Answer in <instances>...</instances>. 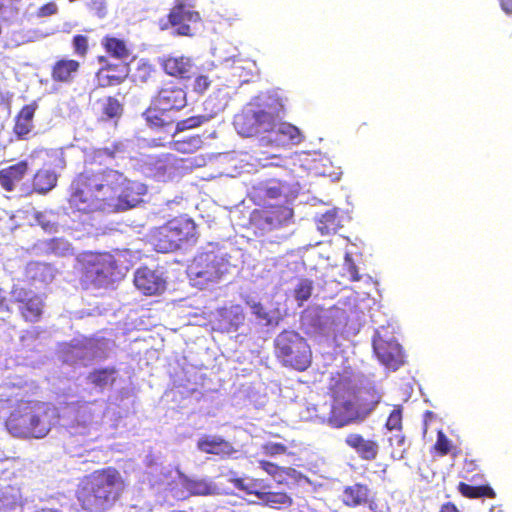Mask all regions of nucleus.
I'll use <instances>...</instances> for the list:
<instances>
[{
	"instance_id": "1",
	"label": "nucleus",
	"mask_w": 512,
	"mask_h": 512,
	"mask_svg": "<svg viewBox=\"0 0 512 512\" xmlns=\"http://www.w3.org/2000/svg\"><path fill=\"white\" fill-rule=\"evenodd\" d=\"M145 193L144 185L112 169H85L71 182L69 204L84 213L119 212L134 208Z\"/></svg>"
},
{
	"instance_id": "2",
	"label": "nucleus",
	"mask_w": 512,
	"mask_h": 512,
	"mask_svg": "<svg viewBox=\"0 0 512 512\" xmlns=\"http://www.w3.org/2000/svg\"><path fill=\"white\" fill-rule=\"evenodd\" d=\"M122 485L121 474L116 468L99 469L83 478L77 498L84 510H104L117 500Z\"/></svg>"
},
{
	"instance_id": "3",
	"label": "nucleus",
	"mask_w": 512,
	"mask_h": 512,
	"mask_svg": "<svg viewBox=\"0 0 512 512\" xmlns=\"http://www.w3.org/2000/svg\"><path fill=\"white\" fill-rule=\"evenodd\" d=\"M84 288L101 287L122 278L125 274L118 260L110 253L85 252L77 258Z\"/></svg>"
},
{
	"instance_id": "4",
	"label": "nucleus",
	"mask_w": 512,
	"mask_h": 512,
	"mask_svg": "<svg viewBox=\"0 0 512 512\" xmlns=\"http://www.w3.org/2000/svg\"><path fill=\"white\" fill-rule=\"evenodd\" d=\"M5 426L13 436L20 438H40L49 431L43 419V405L39 401H18L8 415Z\"/></svg>"
},
{
	"instance_id": "5",
	"label": "nucleus",
	"mask_w": 512,
	"mask_h": 512,
	"mask_svg": "<svg viewBox=\"0 0 512 512\" xmlns=\"http://www.w3.org/2000/svg\"><path fill=\"white\" fill-rule=\"evenodd\" d=\"M149 241L157 252H173L184 244L196 243L197 227L192 219L176 217L152 229Z\"/></svg>"
},
{
	"instance_id": "6",
	"label": "nucleus",
	"mask_w": 512,
	"mask_h": 512,
	"mask_svg": "<svg viewBox=\"0 0 512 512\" xmlns=\"http://www.w3.org/2000/svg\"><path fill=\"white\" fill-rule=\"evenodd\" d=\"M187 104L186 91L179 85L169 82L153 96L150 105L142 116L151 128H164L172 123L167 118L170 111H179Z\"/></svg>"
},
{
	"instance_id": "7",
	"label": "nucleus",
	"mask_w": 512,
	"mask_h": 512,
	"mask_svg": "<svg viewBox=\"0 0 512 512\" xmlns=\"http://www.w3.org/2000/svg\"><path fill=\"white\" fill-rule=\"evenodd\" d=\"M274 355L287 368L303 372L312 363V351L307 340L298 332L283 330L274 339Z\"/></svg>"
},
{
	"instance_id": "8",
	"label": "nucleus",
	"mask_w": 512,
	"mask_h": 512,
	"mask_svg": "<svg viewBox=\"0 0 512 512\" xmlns=\"http://www.w3.org/2000/svg\"><path fill=\"white\" fill-rule=\"evenodd\" d=\"M284 113L283 105L273 100L264 105L257 106L247 112L239 114L234 119V125L239 134L250 137L258 133H271L275 126L282 119Z\"/></svg>"
},
{
	"instance_id": "9",
	"label": "nucleus",
	"mask_w": 512,
	"mask_h": 512,
	"mask_svg": "<svg viewBox=\"0 0 512 512\" xmlns=\"http://www.w3.org/2000/svg\"><path fill=\"white\" fill-rule=\"evenodd\" d=\"M229 269V260L223 254L208 251L194 258L190 275L195 285L203 289L221 281Z\"/></svg>"
},
{
	"instance_id": "10",
	"label": "nucleus",
	"mask_w": 512,
	"mask_h": 512,
	"mask_svg": "<svg viewBox=\"0 0 512 512\" xmlns=\"http://www.w3.org/2000/svg\"><path fill=\"white\" fill-rule=\"evenodd\" d=\"M250 214V224L262 234L279 230L288 225L293 218V209L286 203H257Z\"/></svg>"
},
{
	"instance_id": "11",
	"label": "nucleus",
	"mask_w": 512,
	"mask_h": 512,
	"mask_svg": "<svg viewBox=\"0 0 512 512\" xmlns=\"http://www.w3.org/2000/svg\"><path fill=\"white\" fill-rule=\"evenodd\" d=\"M11 300L18 307L19 314L25 322H38L44 311L43 300L32 291L20 285H13L10 291Z\"/></svg>"
},
{
	"instance_id": "12",
	"label": "nucleus",
	"mask_w": 512,
	"mask_h": 512,
	"mask_svg": "<svg viewBox=\"0 0 512 512\" xmlns=\"http://www.w3.org/2000/svg\"><path fill=\"white\" fill-rule=\"evenodd\" d=\"M328 422L332 427L341 428L359 419L360 412L356 395L334 398Z\"/></svg>"
},
{
	"instance_id": "13",
	"label": "nucleus",
	"mask_w": 512,
	"mask_h": 512,
	"mask_svg": "<svg viewBox=\"0 0 512 512\" xmlns=\"http://www.w3.org/2000/svg\"><path fill=\"white\" fill-rule=\"evenodd\" d=\"M23 276L29 286L42 289L53 282L56 269L49 263L30 261L25 266Z\"/></svg>"
},
{
	"instance_id": "14",
	"label": "nucleus",
	"mask_w": 512,
	"mask_h": 512,
	"mask_svg": "<svg viewBox=\"0 0 512 512\" xmlns=\"http://www.w3.org/2000/svg\"><path fill=\"white\" fill-rule=\"evenodd\" d=\"M378 360L387 368L395 371L404 363L402 347L396 341L375 340L373 343Z\"/></svg>"
},
{
	"instance_id": "15",
	"label": "nucleus",
	"mask_w": 512,
	"mask_h": 512,
	"mask_svg": "<svg viewBox=\"0 0 512 512\" xmlns=\"http://www.w3.org/2000/svg\"><path fill=\"white\" fill-rule=\"evenodd\" d=\"M342 501L348 507L376 509L375 494L365 484L355 483L343 490Z\"/></svg>"
},
{
	"instance_id": "16",
	"label": "nucleus",
	"mask_w": 512,
	"mask_h": 512,
	"mask_svg": "<svg viewBox=\"0 0 512 512\" xmlns=\"http://www.w3.org/2000/svg\"><path fill=\"white\" fill-rule=\"evenodd\" d=\"M134 284L144 295H155L165 289L164 279L147 267H140L136 270Z\"/></svg>"
},
{
	"instance_id": "17",
	"label": "nucleus",
	"mask_w": 512,
	"mask_h": 512,
	"mask_svg": "<svg viewBox=\"0 0 512 512\" xmlns=\"http://www.w3.org/2000/svg\"><path fill=\"white\" fill-rule=\"evenodd\" d=\"M268 138L270 144L278 147H286L290 145H299L303 141V135L298 127L279 120L275 126V130L270 133Z\"/></svg>"
},
{
	"instance_id": "18",
	"label": "nucleus",
	"mask_w": 512,
	"mask_h": 512,
	"mask_svg": "<svg viewBox=\"0 0 512 512\" xmlns=\"http://www.w3.org/2000/svg\"><path fill=\"white\" fill-rule=\"evenodd\" d=\"M200 20L198 12L190 10L183 3L176 4L168 14V22L171 26L177 27V34L188 36L191 28L189 22H197Z\"/></svg>"
},
{
	"instance_id": "19",
	"label": "nucleus",
	"mask_w": 512,
	"mask_h": 512,
	"mask_svg": "<svg viewBox=\"0 0 512 512\" xmlns=\"http://www.w3.org/2000/svg\"><path fill=\"white\" fill-rule=\"evenodd\" d=\"M30 169L27 160H21L0 169V186L6 192H12L25 178Z\"/></svg>"
},
{
	"instance_id": "20",
	"label": "nucleus",
	"mask_w": 512,
	"mask_h": 512,
	"mask_svg": "<svg viewBox=\"0 0 512 512\" xmlns=\"http://www.w3.org/2000/svg\"><path fill=\"white\" fill-rule=\"evenodd\" d=\"M196 447L203 453L217 455L221 458L230 457L236 452L232 443L220 436L203 435L198 439Z\"/></svg>"
},
{
	"instance_id": "21",
	"label": "nucleus",
	"mask_w": 512,
	"mask_h": 512,
	"mask_svg": "<svg viewBox=\"0 0 512 512\" xmlns=\"http://www.w3.org/2000/svg\"><path fill=\"white\" fill-rule=\"evenodd\" d=\"M345 444L365 461L375 460L379 453V443L373 439H366L359 433L348 434L345 438Z\"/></svg>"
},
{
	"instance_id": "22",
	"label": "nucleus",
	"mask_w": 512,
	"mask_h": 512,
	"mask_svg": "<svg viewBox=\"0 0 512 512\" xmlns=\"http://www.w3.org/2000/svg\"><path fill=\"white\" fill-rule=\"evenodd\" d=\"M37 108L38 104L34 101L24 105L15 116L13 132L18 138L26 139L32 131L34 127L33 119Z\"/></svg>"
},
{
	"instance_id": "23",
	"label": "nucleus",
	"mask_w": 512,
	"mask_h": 512,
	"mask_svg": "<svg viewBox=\"0 0 512 512\" xmlns=\"http://www.w3.org/2000/svg\"><path fill=\"white\" fill-rule=\"evenodd\" d=\"M161 67L170 76L187 79L193 68L192 60L186 56H167L161 60Z\"/></svg>"
},
{
	"instance_id": "24",
	"label": "nucleus",
	"mask_w": 512,
	"mask_h": 512,
	"mask_svg": "<svg viewBox=\"0 0 512 512\" xmlns=\"http://www.w3.org/2000/svg\"><path fill=\"white\" fill-rule=\"evenodd\" d=\"M179 159L171 154L158 158L152 167L153 177L158 181L166 182L172 179L179 170Z\"/></svg>"
},
{
	"instance_id": "25",
	"label": "nucleus",
	"mask_w": 512,
	"mask_h": 512,
	"mask_svg": "<svg viewBox=\"0 0 512 512\" xmlns=\"http://www.w3.org/2000/svg\"><path fill=\"white\" fill-rule=\"evenodd\" d=\"M329 390L334 398H345L346 396L356 395L355 386L347 372H336L332 374L329 380Z\"/></svg>"
},
{
	"instance_id": "26",
	"label": "nucleus",
	"mask_w": 512,
	"mask_h": 512,
	"mask_svg": "<svg viewBox=\"0 0 512 512\" xmlns=\"http://www.w3.org/2000/svg\"><path fill=\"white\" fill-rule=\"evenodd\" d=\"M230 482L235 488L244 491L246 494L256 496L258 500L262 496L263 492L270 488L269 484L266 483L264 479L249 476L234 477Z\"/></svg>"
},
{
	"instance_id": "27",
	"label": "nucleus",
	"mask_w": 512,
	"mask_h": 512,
	"mask_svg": "<svg viewBox=\"0 0 512 512\" xmlns=\"http://www.w3.org/2000/svg\"><path fill=\"white\" fill-rule=\"evenodd\" d=\"M259 467L271 476L278 484H284L288 478L295 479L298 475L296 469L292 467H283L274 462L259 460Z\"/></svg>"
},
{
	"instance_id": "28",
	"label": "nucleus",
	"mask_w": 512,
	"mask_h": 512,
	"mask_svg": "<svg viewBox=\"0 0 512 512\" xmlns=\"http://www.w3.org/2000/svg\"><path fill=\"white\" fill-rule=\"evenodd\" d=\"M127 71L124 65L102 67L97 72L98 84L102 87L119 85L126 78Z\"/></svg>"
},
{
	"instance_id": "29",
	"label": "nucleus",
	"mask_w": 512,
	"mask_h": 512,
	"mask_svg": "<svg viewBox=\"0 0 512 512\" xmlns=\"http://www.w3.org/2000/svg\"><path fill=\"white\" fill-rule=\"evenodd\" d=\"M57 175L46 168L37 170L32 178V192L45 194L56 186Z\"/></svg>"
},
{
	"instance_id": "30",
	"label": "nucleus",
	"mask_w": 512,
	"mask_h": 512,
	"mask_svg": "<svg viewBox=\"0 0 512 512\" xmlns=\"http://www.w3.org/2000/svg\"><path fill=\"white\" fill-rule=\"evenodd\" d=\"M259 503L272 509H284L292 504V498L286 492L270 491L268 488L263 492Z\"/></svg>"
},
{
	"instance_id": "31",
	"label": "nucleus",
	"mask_w": 512,
	"mask_h": 512,
	"mask_svg": "<svg viewBox=\"0 0 512 512\" xmlns=\"http://www.w3.org/2000/svg\"><path fill=\"white\" fill-rule=\"evenodd\" d=\"M101 115L104 120L119 119L123 114L122 103L113 96L100 99Z\"/></svg>"
},
{
	"instance_id": "32",
	"label": "nucleus",
	"mask_w": 512,
	"mask_h": 512,
	"mask_svg": "<svg viewBox=\"0 0 512 512\" xmlns=\"http://www.w3.org/2000/svg\"><path fill=\"white\" fill-rule=\"evenodd\" d=\"M203 146V140L200 135H191L171 143V148L182 154H192Z\"/></svg>"
},
{
	"instance_id": "33",
	"label": "nucleus",
	"mask_w": 512,
	"mask_h": 512,
	"mask_svg": "<svg viewBox=\"0 0 512 512\" xmlns=\"http://www.w3.org/2000/svg\"><path fill=\"white\" fill-rule=\"evenodd\" d=\"M116 372L117 371L114 367L95 369L88 375V381L96 387L104 388L115 382L114 375Z\"/></svg>"
},
{
	"instance_id": "34",
	"label": "nucleus",
	"mask_w": 512,
	"mask_h": 512,
	"mask_svg": "<svg viewBox=\"0 0 512 512\" xmlns=\"http://www.w3.org/2000/svg\"><path fill=\"white\" fill-rule=\"evenodd\" d=\"M103 46L110 56L117 59H125L129 56V50L125 42L116 37L106 36L103 39Z\"/></svg>"
},
{
	"instance_id": "35",
	"label": "nucleus",
	"mask_w": 512,
	"mask_h": 512,
	"mask_svg": "<svg viewBox=\"0 0 512 512\" xmlns=\"http://www.w3.org/2000/svg\"><path fill=\"white\" fill-rule=\"evenodd\" d=\"M154 73V66L149 61L140 59L134 68L132 79L135 83L144 84L153 77Z\"/></svg>"
},
{
	"instance_id": "36",
	"label": "nucleus",
	"mask_w": 512,
	"mask_h": 512,
	"mask_svg": "<svg viewBox=\"0 0 512 512\" xmlns=\"http://www.w3.org/2000/svg\"><path fill=\"white\" fill-rule=\"evenodd\" d=\"M458 489L460 493L468 498H478V497H493L494 491L489 486H472L465 482H460L458 485Z\"/></svg>"
},
{
	"instance_id": "37",
	"label": "nucleus",
	"mask_w": 512,
	"mask_h": 512,
	"mask_svg": "<svg viewBox=\"0 0 512 512\" xmlns=\"http://www.w3.org/2000/svg\"><path fill=\"white\" fill-rule=\"evenodd\" d=\"M295 442L290 441L288 443H278V442H272L268 441L261 445V452L269 457H275L279 455H286L288 454V450L290 447H294Z\"/></svg>"
},
{
	"instance_id": "38",
	"label": "nucleus",
	"mask_w": 512,
	"mask_h": 512,
	"mask_svg": "<svg viewBox=\"0 0 512 512\" xmlns=\"http://www.w3.org/2000/svg\"><path fill=\"white\" fill-rule=\"evenodd\" d=\"M313 292V281L310 279H301L293 290V295L298 303V306H302L312 295Z\"/></svg>"
},
{
	"instance_id": "39",
	"label": "nucleus",
	"mask_w": 512,
	"mask_h": 512,
	"mask_svg": "<svg viewBox=\"0 0 512 512\" xmlns=\"http://www.w3.org/2000/svg\"><path fill=\"white\" fill-rule=\"evenodd\" d=\"M212 116L210 115H195L182 119L176 123L175 133H180L185 130L200 127L202 124L208 122Z\"/></svg>"
},
{
	"instance_id": "40",
	"label": "nucleus",
	"mask_w": 512,
	"mask_h": 512,
	"mask_svg": "<svg viewBox=\"0 0 512 512\" xmlns=\"http://www.w3.org/2000/svg\"><path fill=\"white\" fill-rule=\"evenodd\" d=\"M338 226L337 214L334 211H327L321 215L318 221V228L322 234L335 232Z\"/></svg>"
},
{
	"instance_id": "41",
	"label": "nucleus",
	"mask_w": 512,
	"mask_h": 512,
	"mask_svg": "<svg viewBox=\"0 0 512 512\" xmlns=\"http://www.w3.org/2000/svg\"><path fill=\"white\" fill-rule=\"evenodd\" d=\"M438 456H446L452 449L451 441L447 438L445 433L441 430L437 433V439L433 446Z\"/></svg>"
},
{
	"instance_id": "42",
	"label": "nucleus",
	"mask_w": 512,
	"mask_h": 512,
	"mask_svg": "<svg viewBox=\"0 0 512 512\" xmlns=\"http://www.w3.org/2000/svg\"><path fill=\"white\" fill-rule=\"evenodd\" d=\"M74 53L81 59H84L88 52V38L85 35H75L72 40Z\"/></svg>"
},
{
	"instance_id": "43",
	"label": "nucleus",
	"mask_w": 512,
	"mask_h": 512,
	"mask_svg": "<svg viewBox=\"0 0 512 512\" xmlns=\"http://www.w3.org/2000/svg\"><path fill=\"white\" fill-rule=\"evenodd\" d=\"M388 430H401L402 429V407L396 406L389 414L386 421Z\"/></svg>"
},
{
	"instance_id": "44",
	"label": "nucleus",
	"mask_w": 512,
	"mask_h": 512,
	"mask_svg": "<svg viewBox=\"0 0 512 512\" xmlns=\"http://www.w3.org/2000/svg\"><path fill=\"white\" fill-rule=\"evenodd\" d=\"M22 0H0V14L3 16H15L19 12Z\"/></svg>"
},
{
	"instance_id": "45",
	"label": "nucleus",
	"mask_w": 512,
	"mask_h": 512,
	"mask_svg": "<svg viewBox=\"0 0 512 512\" xmlns=\"http://www.w3.org/2000/svg\"><path fill=\"white\" fill-rule=\"evenodd\" d=\"M214 491V488L207 482L200 480V481H193L189 484V492L192 495H210Z\"/></svg>"
},
{
	"instance_id": "46",
	"label": "nucleus",
	"mask_w": 512,
	"mask_h": 512,
	"mask_svg": "<svg viewBox=\"0 0 512 512\" xmlns=\"http://www.w3.org/2000/svg\"><path fill=\"white\" fill-rule=\"evenodd\" d=\"M261 195H259V197H261L264 202H268L267 200H276V199H279L280 197H282L284 194H283V189L281 187V185H273V186H267L263 189H261Z\"/></svg>"
},
{
	"instance_id": "47",
	"label": "nucleus",
	"mask_w": 512,
	"mask_h": 512,
	"mask_svg": "<svg viewBox=\"0 0 512 512\" xmlns=\"http://www.w3.org/2000/svg\"><path fill=\"white\" fill-rule=\"evenodd\" d=\"M345 274L348 275V279L351 282H358L361 280V275L359 274L358 267L354 263L353 259L346 255L345 264H344Z\"/></svg>"
},
{
	"instance_id": "48",
	"label": "nucleus",
	"mask_w": 512,
	"mask_h": 512,
	"mask_svg": "<svg viewBox=\"0 0 512 512\" xmlns=\"http://www.w3.org/2000/svg\"><path fill=\"white\" fill-rule=\"evenodd\" d=\"M121 145L114 144L112 147H104L95 151V157H107V158H115L117 153L121 152Z\"/></svg>"
},
{
	"instance_id": "49",
	"label": "nucleus",
	"mask_w": 512,
	"mask_h": 512,
	"mask_svg": "<svg viewBox=\"0 0 512 512\" xmlns=\"http://www.w3.org/2000/svg\"><path fill=\"white\" fill-rule=\"evenodd\" d=\"M211 81L205 75H199L195 78L193 89L197 93H204L210 86Z\"/></svg>"
},
{
	"instance_id": "50",
	"label": "nucleus",
	"mask_w": 512,
	"mask_h": 512,
	"mask_svg": "<svg viewBox=\"0 0 512 512\" xmlns=\"http://www.w3.org/2000/svg\"><path fill=\"white\" fill-rule=\"evenodd\" d=\"M366 395L371 397L370 407L367 409L368 411L372 410L381 400V395L375 389H367L361 393L360 398L366 399Z\"/></svg>"
},
{
	"instance_id": "51",
	"label": "nucleus",
	"mask_w": 512,
	"mask_h": 512,
	"mask_svg": "<svg viewBox=\"0 0 512 512\" xmlns=\"http://www.w3.org/2000/svg\"><path fill=\"white\" fill-rule=\"evenodd\" d=\"M57 11V7L55 3L50 2L43 6H41L38 10V16L40 17H46L55 14Z\"/></svg>"
},
{
	"instance_id": "52",
	"label": "nucleus",
	"mask_w": 512,
	"mask_h": 512,
	"mask_svg": "<svg viewBox=\"0 0 512 512\" xmlns=\"http://www.w3.org/2000/svg\"><path fill=\"white\" fill-rule=\"evenodd\" d=\"M252 311L253 313L259 318V319H262V320H267L268 319V313L267 311L265 310V308L263 307V305L261 303H254L252 306Z\"/></svg>"
},
{
	"instance_id": "53",
	"label": "nucleus",
	"mask_w": 512,
	"mask_h": 512,
	"mask_svg": "<svg viewBox=\"0 0 512 512\" xmlns=\"http://www.w3.org/2000/svg\"><path fill=\"white\" fill-rule=\"evenodd\" d=\"M80 67L79 60H66V82L71 73L77 72Z\"/></svg>"
},
{
	"instance_id": "54",
	"label": "nucleus",
	"mask_w": 512,
	"mask_h": 512,
	"mask_svg": "<svg viewBox=\"0 0 512 512\" xmlns=\"http://www.w3.org/2000/svg\"><path fill=\"white\" fill-rule=\"evenodd\" d=\"M0 311L1 312H9L10 311L7 297L5 296L4 290L2 288H0Z\"/></svg>"
},
{
	"instance_id": "55",
	"label": "nucleus",
	"mask_w": 512,
	"mask_h": 512,
	"mask_svg": "<svg viewBox=\"0 0 512 512\" xmlns=\"http://www.w3.org/2000/svg\"><path fill=\"white\" fill-rule=\"evenodd\" d=\"M502 10L512 15V0H499Z\"/></svg>"
},
{
	"instance_id": "56",
	"label": "nucleus",
	"mask_w": 512,
	"mask_h": 512,
	"mask_svg": "<svg viewBox=\"0 0 512 512\" xmlns=\"http://www.w3.org/2000/svg\"><path fill=\"white\" fill-rule=\"evenodd\" d=\"M63 68H64V60L58 61L54 68V71H53V75L55 78H58L60 80L63 79V77L61 76V72H62Z\"/></svg>"
},
{
	"instance_id": "57",
	"label": "nucleus",
	"mask_w": 512,
	"mask_h": 512,
	"mask_svg": "<svg viewBox=\"0 0 512 512\" xmlns=\"http://www.w3.org/2000/svg\"><path fill=\"white\" fill-rule=\"evenodd\" d=\"M394 439L397 442V444L400 445V446L404 445V443H405V436L404 435H396L394 437Z\"/></svg>"
},
{
	"instance_id": "58",
	"label": "nucleus",
	"mask_w": 512,
	"mask_h": 512,
	"mask_svg": "<svg viewBox=\"0 0 512 512\" xmlns=\"http://www.w3.org/2000/svg\"><path fill=\"white\" fill-rule=\"evenodd\" d=\"M235 309V316L240 320V321H243L244 320V315L242 313H239L238 311L240 310L239 306H235L233 307Z\"/></svg>"
},
{
	"instance_id": "59",
	"label": "nucleus",
	"mask_w": 512,
	"mask_h": 512,
	"mask_svg": "<svg viewBox=\"0 0 512 512\" xmlns=\"http://www.w3.org/2000/svg\"><path fill=\"white\" fill-rule=\"evenodd\" d=\"M450 512H457V510H456L455 506H452V507H451V511H450Z\"/></svg>"
},
{
	"instance_id": "60",
	"label": "nucleus",
	"mask_w": 512,
	"mask_h": 512,
	"mask_svg": "<svg viewBox=\"0 0 512 512\" xmlns=\"http://www.w3.org/2000/svg\"><path fill=\"white\" fill-rule=\"evenodd\" d=\"M404 451L398 456L399 459H402L404 457Z\"/></svg>"
},
{
	"instance_id": "61",
	"label": "nucleus",
	"mask_w": 512,
	"mask_h": 512,
	"mask_svg": "<svg viewBox=\"0 0 512 512\" xmlns=\"http://www.w3.org/2000/svg\"><path fill=\"white\" fill-rule=\"evenodd\" d=\"M166 28H167V24L161 25V29H166Z\"/></svg>"
},
{
	"instance_id": "62",
	"label": "nucleus",
	"mask_w": 512,
	"mask_h": 512,
	"mask_svg": "<svg viewBox=\"0 0 512 512\" xmlns=\"http://www.w3.org/2000/svg\"><path fill=\"white\" fill-rule=\"evenodd\" d=\"M21 340H22V342H24V341L26 340V337H25V336H23V337L21 338Z\"/></svg>"
}]
</instances>
